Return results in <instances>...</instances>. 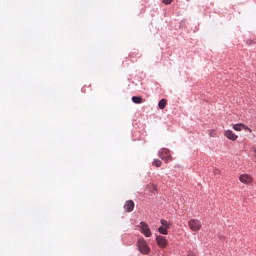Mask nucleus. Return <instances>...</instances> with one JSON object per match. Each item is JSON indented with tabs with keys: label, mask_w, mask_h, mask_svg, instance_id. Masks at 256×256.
I'll return each mask as SVG.
<instances>
[{
	"label": "nucleus",
	"mask_w": 256,
	"mask_h": 256,
	"mask_svg": "<svg viewBox=\"0 0 256 256\" xmlns=\"http://www.w3.org/2000/svg\"><path fill=\"white\" fill-rule=\"evenodd\" d=\"M159 109H165L167 107V100L166 99H161L158 103Z\"/></svg>",
	"instance_id": "12"
},
{
	"label": "nucleus",
	"mask_w": 256,
	"mask_h": 256,
	"mask_svg": "<svg viewBox=\"0 0 256 256\" xmlns=\"http://www.w3.org/2000/svg\"><path fill=\"white\" fill-rule=\"evenodd\" d=\"M224 136L227 137L230 141H237L239 138V136H237V134H235L232 130H226L224 132Z\"/></svg>",
	"instance_id": "8"
},
{
	"label": "nucleus",
	"mask_w": 256,
	"mask_h": 256,
	"mask_svg": "<svg viewBox=\"0 0 256 256\" xmlns=\"http://www.w3.org/2000/svg\"><path fill=\"white\" fill-rule=\"evenodd\" d=\"M209 135L210 137H215L217 135V132L215 130H210Z\"/></svg>",
	"instance_id": "17"
},
{
	"label": "nucleus",
	"mask_w": 256,
	"mask_h": 256,
	"mask_svg": "<svg viewBox=\"0 0 256 256\" xmlns=\"http://www.w3.org/2000/svg\"><path fill=\"white\" fill-rule=\"evenodd\" d=\"M139 227L141 229V233H143V235H145V237H151V235H152L151 229L149 228V225L147 223L140 222Z\"/></svg>",
	"instance_id": "4"
},
{
	"label": "nucleus",
	"mask_w": 256,
	"mask_h": 256,
	"mask_svg": "<svg viewBox=\"0 0 256 256\" xmlns=\"http://www.w3.org/2000/svg\"><path fill=\"white\" fill-rule=\"evenodd\" d=\"M158 155L162 161H165V163H169V161H171V151L167 148H162Z\"/></svg>",
	"instance_id": "3"
},
{
	"label": "nucleus",
	"mask_w": 256,
	"mask_h": 256,
	"mask_svg": "<svg viewBox=\"0 0 256 256\" xmlns=\"http://www.w3.org/2000/svg\"><path fill=\"white\" fill-rule=\"evenodd\" d=\"M160 223H161L162 227H164L166 229H170V227H171V222H169V221H167L165 219H162L160 221Z\"/></svg>",
	"instance_id": "11"
},
{
	"label": "nucleus",
	"mask_w": 256,
	"mask_h": 256,
	"mask_svg": "<svg viewBox=\"0 0 256 256\" xmlns=\"http://www.w3.org/2000/svg\"><path fill=\"white\" fill-rule=\"evenodd\" d=\"M162 3H164V5H171V3H173V0H162Z\"/></svg>",
	"instance_id": "16"
},
{
	"label": "nucleus",
	"mask_w": 256,
	"mask_h": 256,
	"mask_svg": "<svg viewBox=\"0 0 256 256\" xmlns=\"http://www.w3.org/2000/svg\"><path fill=\"white\" fill-rule=\"evenodd\" d=\"M147 187H148V189H149V191L151 193L157 192V185H155V184H148Z\"/></svg>",
	"instance_id": "14"
},
{
	"label": "nucleus",
	"mask_w": 256,
	"mask_h": 256,
	"mask_svg": "<svg viewBox=\"0 0 256 256\" xmlns=\"http://www.w3.org/2000/svg\"><path fill=\"white\" fill-rule=\"evenodd\" d=\"M137 245L140 253H142L143 255H149V253L151 252V248H149V245H147L145 239H139Z\"/></svg>",
	"instance_id": "1"
},
{
	"label": "nucleus",
	"mask_w": 256,
	"mask_h": 256,
	"mask_svg": "<svg viewBox=\"0 0 256 256\" xmlns=\"http://www.w3.org/2000/svg\"><path fill=\"white\" fill-rule=\"evenodd\" d=\"M152 165H154V167H161L163 165V162H161V160L159 159H154Z\"/></svg>",
	"instance_id": "15"
},
{
	"label": "nucleus",
	"mask_w": 256,
	"mask_h": 256,
	"mask_svg": "<svg viewBox=\"0 0 256 256\" xmlns=\"http://www.w3.org/2000/svg\"><path fill=\"white\" fill-rule=\"evenodd\" d=\"M132 101L133 103H135L136 105H141V103H144L145 100L143 99V97L141 96H133L132 97Z\"/></svg>",
	"instance_id": "10"
},
{
	"label": "nucleus",
	"mask_w": 256,
	"mask_h": 256,
	"mask_svg": "<svg viewBox=\"0 0 256 256\" xmlns=\"http://www.w3.org/2000/svg\"><path fill=\"white\" fill-rule=\"evenodd\" d=\"M232 129H234V131H243L244 129V131H248V133H253V130L243 123L232 125Z\"/></svg>",
	"instance_id": "5"
},
{
	"label": "nucleus",
	"mask_w": 256,
	"mask_h": 256,
	"mask_svg": "<svg viewBox=\"0 0 256 256\" xmlns=\"http://www.w3.org/2000/svg\"><path fill=\"white\" fill-rule=\"evenodd\" d=\"M239 181L244 183V185H249V183H253V176L249 174H241L239 176Z\"/></svg>",
	"instance_id": "6"
},
{
	"label": "nucleus",
	"mask_w": 256,
	"mask_h": 256,
	"mask_svg": "<svg viewBox=\"0 0 256 256\" xmlns=\"http://www.w3.org/2000/svg\"><path fill=\"white\" fill-rule=\"evenodd\" d=\"M156 243L161 249H165L168 245V241L164 236H156Z\"/></svg>",
	"instance_id": "7"
},
{
	"label": "nucleus",
	"mask_w": 256,
	"mask_h": 256,
	"mask_svg": "<svg viewBox=\"0 0 256 256\" xmlns=\"http://www.w3.org/2000/svg\"><path fill=\"white\" fill-rule=\"evenodd\" d=\"M188 227L189 229H191V231L197 232V231H201V220L199 219H190L188 221Z\"/></svg>",
	"instance_id": "2"
},
{
	"label": "nucleus",
	"mask_w": 256,
	"mask_h": 256,
	"mask_svg": "<svg viewBox=\"0 0 256 256\" xmlns=\"http://www.w3.org/2000/svg\"><path fill=\"white\" fill-rule=\"evenodd\" d=\"M188 256H197V254H195L194 252H189Z\"/></svg>",
	"instance_id": "18"
},
{
	"label": "nucleus",
	"mask_w": 256,
	"mask_h": 256,
	"mask_svg": "<svg viewBox=\"0 0 256 256\" xmlns=\"http://www.w3.org/2000/svg\"><path fill=\"white\" fill-rule=\"evenodd\" d=\"M124 209L127 211V213H131V211L135 209V202H133V200L126 201Z\"/></svg>",
	"instance_id": "9"
},
{
	"label": "nucleus",
	"mask_w": 256,
	"mask_h": 256,
	"mask_svg": "<svg viewBox=\"0 0 256 256\" xmlns=\"http://www.w3.org/2000/svg\"><path fill=\"white\" fill-rule=\"evenodd\" d=\"M158 232L161 233V235H168L169 231L164 226H160L158 228Z\"/></svg>",
	"instance_id": "13"
}]
</instances>
